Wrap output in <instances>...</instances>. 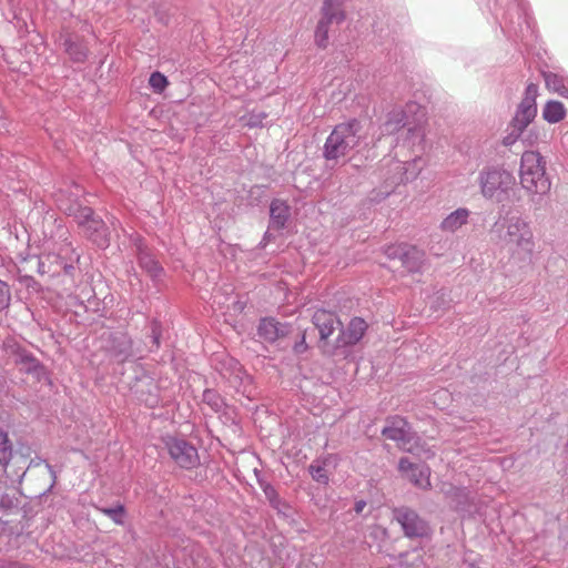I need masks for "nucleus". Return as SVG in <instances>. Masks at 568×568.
Returning <instances> with one entry per match:
<instances>
[{
	"label": "nucleus",
	"mask_w": 568,
	"mask_h": 568,
	"mask_svg": "<svg viewBox=\"0 0 568 568\" xmlns=\"http://www.w3.org/2000/svg\"><path fill=\"white\" fill-rule=\"evenodd\" d=\"M520 183L524 189L535 194H544L550 189L545 161L538 152L526 151L521 155Z\"/></svg>",
	"instance_id": "obj_1"
},
{
	"label": "nucleus",
	"mask_w": 568,
	"mask_h": 568,
	"mask_svg": "<svg viewBox=\"0 0 568 568\" xmlns=\"http://www.w3.org/2000/svg\"><path fill=\"white\" fill-rule=\"evenodd\" d=\"M357 122L341 123L335 126L328 135L324 155L327 160H336L345 156L351 150L357 146L359 138L357 135Z\"/></svg>",
	"instance_id": "obj_2"
},
{
	"label": "nucleus",
	"mask_w": 568,
	"mask_h": 568,
	"mask_svg": "<svg viewBox=\"0 0 568 568\" xmlns=\"http://www.w3.org/2000/svg\"><path fill=\"white\" fill-rule=\"evenodd\" d=\"M505 241L513 255L531 257L535 251V240L528 222L520 217H511L506 223Z\"/></svg>",
	"instance_id": "obj_3"
},
{
	"label": "nucleus",
	"mask_w": 568,
	"mask_h": 568,
	"mask_svg": "<svg viewBox=\"0 0 568 568\" xmlns=\"http://www.w3.org/2000/svg\"><path fill=\"white\" fill-rule=\"evenodd\" d=\"M383 435L387 439L397 442L400 448L420 458L429 459L435 456V453L430 448H425L418 444L414 446L409 445L410 427L408 423L399 416H395L388 420V426L383 429Z\"/></svg>",
	"instance_id": "obj_4"
},
{
	"label": "nucleus",
	"mask_w": 568,
	"mask_h": 568,
	"mask_svg": "<svg viewBox=\"0 0 568 568\" xmlns=\"http://www.w3.org/2000/svg\"><path fill=\"white\" fill-rule=\"evenodd\" d=\"M87 237L99 247H106L110 239L104 222L97 217L90 207H80L74 215Z\"/></svg>",
	"instance_id": "obj_5"
},
{
	"label": "nucleus",
	"mask_w": 568,
	"mask_h": 568,
	"mask_svg": "<svg viewBox=\"0 0 568 568\" xmlns=\"http://www.w3.org/2000/svg\"><path fill=\"white\" fill-rule=\"evenodd\" d=\"M537 97L538 85L535 83H529L526 87L525 95L513 120V125L518 131V133H521L537 115Z\"/></svg>",
	"instance_id": "obj_6"
},
{
	"label": "nucleus",
	"mask_w": 568,
	"mask_h": 568,
	"mask_svg": "<svg viewBox=\"0 0 568 568\" xmlns=\"http://www.w3.org/2000/svg\"><path fill=\"white\" fill-rule=\"evenodd\" d=\"M394 517L408 538H423L430 534L428 524L409 508L395 509Z\"/></svg>",
	"instance_id": "obj_7"
},
{
	"label": "nucleus",
	"mask_w": 568,
	"mask_h": 568,
	"mask_svg": "<svg viewBox=\"0 0 568 568\" xmlns=\"http://www.w3.org/2000/svg\"><path fill=\"white\" fill-rule=\"evenodd\" d=\"M166 447L171 458L182 468L191 469L199 464V455L195 447L183 439L170 438Z\"/></svg>",
	"instance_id": "obj_8"
},
{
	"label": "nucleus",
	"mask_w": 568,
	"mask_h": 568,
	"mask_svg": "<svg viewBox=\"0 0 568 568\" xmlns=\"http://www.w3.org/2000/svg\"><path fill=\"white\" fill-rule=\"evenodd\" d=\"M399 471L416 487L427 489L430 487V468L426 465H416L408 458H400Z\"/></svg>",
	"instance_id": "obj_9"
},
{
	"label": "nucleus",
	"mask_w": 568,
	"mask_h": 568,
	"mask_svg": "<svg viewBox=\"0 0 568 568\" xmlns=\"http://www.w3.org/2000/svg\"><path fill=\"white\" fill-rule=\"evenodd\" d=\"M511 183V175L506 171L490 170L481 176V190L485 196H493L500 189Z\"/></svg>",
	"instance_id": "obj_10"
},
{
	"label": "nucleus",
	"mask_w": 568,
	"mask_h": 568,
	"mask_svg": "<svg viewBox=\"0 0 568 568\" xmlns=\"http://www.w3.org/2000/svg\"><path fill=\"white\" fill-rule=\"evenodd\" d=\"M313 323L317 327L322 339H327L341 325L337 316L326 310H317L313 315Z\"/></svg>",
	"instance_id": "obj_11"
},
{
	"label": "nucleus",
	"mask_w": 568,
	"mask_h": 568,
	"mask_svg": "<svg viewBox=\"0 0 568 568\" xmlns=\"http://www.w3.org/2000/svg\"><path fill=\"white\" fill-rule=\"evenodd\" d=\"M366 329V322L361 317H354L349 321L347 327L341 333L339 342L344 345H354L363 338Z\"/></svg>",
	"instance_id": "obj_12"
},
{
	"label": "nucleus",
	"mask_w": 568,
	"mask_h": 568,
	"mask_svg": "<svg viewBox=\"0 0 568 568\" xmlns=\"http://www.w3.org/2000/svg\"><path fill=\"white\" fill-rule=\"evenodd\" d=\"M270 216L271 227L282 230L290 217V206L285 201L278 199L273 200L270 206Z\"/></svg>",
	"instance_id": "obj_13"
},
{
	"label": "nucleus",
	"mask_w": 568,
	"mask_h": 568,
	"mask_svg": "<svg viewBox=\"0 0 568 568\" xmlns=\"http://www.w3.org/2000/svg\"><path fill=\"white\" fill-rule=\"evenodd\" d=\"M344 0H325L322 8V18L332 23H342L345 20L343 11Z\"/></svg>",
	"instance_id": "obj_14"
},
{
	"label": "nucleus",
	"mask_w": 568,
	"mask_h": 568,
	"mask_svg": "<svg viewBox=\"0 0 568 568\" xmlns=\"http://www.w3.org/2000/svg\"><path fill=\"white\" fill-rule=\"evenodd\" d=\"M567 115L565 105L557 101H547L542 108V119L548 123H558L562 121Z\"/></svg>",
	"instance_id": "obj_15"
},
{
	"label": "nucleus",
	"mask_w": 568,
	"mask_h": 568,
	"mask_svg": "<svg viewBox=\"0 0 568 568\" xmlns=\"http://www.w3.org/2000/svg\"><path fill=\"white\" fill-rule=\"evenodd\" d=\"M258 335L267 342H274L284 335V331L274 318H263L258 325Z\"/></svg>",
	"instance_id": "obj_16"
},
{
	"label": "nucleus",
	"mask_w": 568,
	"mask_h": 568,
	"mask_svg": "<svg viewBox=\"0 0 568 568\" xmlns=\"http://www.w3.org/2000/svg\"><path fill=\"white\" fill-rule=\"evenodd\" d=\"M469 216V212L466 209H457L450 213L443 222L442 230L447 232H455L464 224H466Z\"/></svg>",
	"instance_id": "obj_17"
},
{
	"label": "nucleus",
	"mask_w": 568,
	"mask_h": 568,
	"mask_svg": "<svg viewBox=\"0 0 568 568\" xmlns=\"http://www.w3.org/2000/svg\"><path fill=\"white\" fill-rule=\"evenodd\" d=\"M409 247L414 251V254L404 250L405 254L400 257V263L408 272H416L423 264L424 253L415 246L409 245Z\"/></svg>",
	"instance_id": "obj_18"
},
{
	"label": "nucleus",
	"mask_w": 568,
	"mask_h": 568,
	"mask_svg": "<svg viewBox=\"0 0 568 568\" xmlns=\"http://www.w3.org/2000/svg\"><path fill=\"white\" fill-rule=\"evenodd\" d=\"M545 83L548 91L558 93L559 95L566 97L568 89L565 85L564 79L555 73L545 74Z\"/></svg>",
	"instance_id": "obj_19"
},
{
	"label": "nucleus",
	"mask_w": 568,
	"mask_h": 568,
	"mask_svg": "<svg viewBox=\"0 0 568 568\" xmlns=\"http://www.w3.org/2000/svg\"><path fill=\"white\" fill-rule=\"evenodd\" d=\"M12 457V444L6 432L0 430V465H8Z\"/></svg>",
	"instance_id": "obj_20"
},
{
	"label": "nucleus",
	"mask_w": 568,
	"mask_h": 568,
	"mask_svg": "<svg viewBox=\"0 0 568 568\" xmlns=\"http://www.w3.org/2000/svg\"><path fill=\"white\" fill-rule=\"evenodd\" d=\"M327 20L321 19L317 23L315 31V42L318 48L325 49L328 44V29L329 24Z\"/></svg>",
	"instance_id": "obj_21"
},
{
	"label": "nucleus",
	"mask_w": 568,
	"mask_h": 568,
	"mask_svg": "<svg viewBox=\"0 0 568 568\" xmlns=\"http://www.w3.org/2000/svg\"><path fill=\"white\" fill-rule=\"evenodd\" d=\"M408 109L409 110H413L415 109L418 114H419V122L415 125H410L408 123H404L403 126L405 125H408V132H414V133H417V135H419L420 138H424L425 136V132H424V125L426 124V112L423 108H420L419 105L417 104H410L408 105Z\"/></svg>",
	"instance_id": "obj_22"
},
{
	"label": "nucleus",
	"mask_w": 568,
	"mask_h": 568,
	"mask_svg": "<svg viewBox=\"0 0 568 568\" xmlns=\"http://www.w3.org/2000/svg\"><path fill=\"white\" fill-rule=\"evenodd\" d=\"M139 262L140 265L143 268H145L148 273H150V275L153 277L160 276L163 271L160 264L148 254H141L139 257Z\"/></svg>",
	"instance_id": "obj_23"
},
{
	"label": "nucleus",
	"mask_w": 568,
	"mask_h": 568,
	"mask_svg": "<svg viewBox=\"0 0 568 568\" xmlns=\"http://www.w3.org/2000/svg\"><path fill=\"white\" fill-rule=\"evenodd\" d=\"M149 84L154 90V92L162 93L166 89L169 81L166 77L161 72H153L150 75Z\"/></svg>",
	"instance_id": "obj_24"
},
{
	"label": "nucleus",
	"mask_w": 568,
	"mask_h": 568,
	"mask_svg": "<svg viewBox=\"0 0 568 568\" xmlns=\"http://www.w3.org/2000/svg\"><path fill=\"white\" fill-rule=\"evenodd\" d=\"M404 250H408V252H412L414 254V251L409 247L407 244H393L388 245L384 253L388 260H399L405 254Z\"/></svg>",
	"instance_id": "obj_25"
},
{
	"label": "nucleus",
	"mask_w": 568,
	"mask_h": 568,
	"mask_svg": "<svg viewBox=\"0 0 568 568\" xmlns=\"http://www.w3.org/2000/svg\"><path fill=\"white\" fill-rule=\"evenodd\" d=\"M99 510L111 518L115 524L122 525L123 524V516H124V507L122 505H118L114 508H99Z\"/></svg>",
	"instance_id": "obj_26"
},
{
	"label": "nucleus",
	"mask_w": 568,
	"mask_h": 568,
	"mask_svg": "<svg viewBox=\"0 0 568 568\" xmlns=\"http://www.w3.org/2000/svg\"><path fill=\"white\" fill-rule=\"evenodd\" d=\"M310 473L314 480L321 484H327L328 483V476L326 473V469L320 465H311L310 466Z\"/></svg>",
	"instance_id": "obj_27"
},
{
	"label": "nucleus",
	"mask_w": 568,
	"mask_h": 568,
	"mask_svg": "<svg viewBox=\"0 0 568 568\" xmlns=\"http://www.w3.org/2000/svg\"><path fill=\"white\" fill-rule=\"evenodd\" d=\"M11 293L9 285L0 280V312L10 305Z\"/></svg>",
	"instance_id": "obj_28"
},
{
	"label": "nucleus",
	"mask_w": 568,
	"mask_h": 568,
	"mask_svg": "<svg viewBox=\"0 0 568 568\" xmlns=\"http://www.w3.org/2000/svg\"><path fill=\"white\" fill-rule=\"evenodd\" d=\"M67 50L74 61H83L87 58V50L84 48L78 49L70 44Z\"/></svg>",
	"instance_id": "obj_29"
},
{
	"label": "nucleus",
	"mask_w": 568,
	"mask_h": 568,
	"mask_svg": "<svg viewBox=\"0 0 568 568\" xmlns=\"http://www.w3.org/2000/svg\"><path fill=\"white\" fill-rule=\"evenodd\" d=\"M305 348H306V345H305L304 339L302 341V343H301V344H297V345L295 346V351H296L297 353L303 352Z\"/></svg>",
	"instance_id": "obj_30"
},
{
	"label": "nucleus",
	"mask_w": 568,
	"mask_h": 568,
	"mask_svg": "<svg viewBox=\"0 0 568 568\" xmlns=\"http://www.w3.org/2000/svg\"><path fill=\"white\" fill-rule=\"evenodd\" d=\"M395 129H396V128H395V126L393 128V125H392V122H390V121L386 123V130H387L388 132H393Z\"/></svg>",
	"instance_id": "obj_31"
},
{
	"label": "nucleus",
	"mask_w": 568,
	"mask_h": 568,
	"mask_svg": "<svg viewBox=\"0 0 568 568\" xmlns=\"http://www.w3.org/2000/svg\"><path fill=\"white\" fill-rule=\"evenodd\" d=\"M362 508H363V505H359V504H358V505L356 506V511H357V513H359V511L362 510Z\"/></svg>",
	"instance_id": "obj_32"
}]
</instances>
